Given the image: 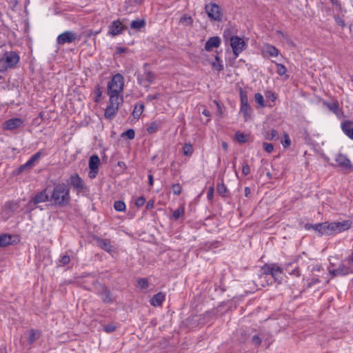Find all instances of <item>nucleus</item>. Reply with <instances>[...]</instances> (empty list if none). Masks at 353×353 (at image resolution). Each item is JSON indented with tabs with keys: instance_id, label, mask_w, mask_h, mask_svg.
Returning <instances> with one entry per match:
<instances>
[{
	"instance_id": "obj_56",
	"label": "nucleus",
	"mask_w": 353,
	"mask_h": 353,
	"mask_svg": "<svg viewBox=\"0 0 353 353\" xmlns=\"http://www.w3.org/2000/svg\"><path fill=\"white\" fill-rule=\"evenodd\" d=\"M161 94L159 93H157L155 94H149L148 97H147V100L148 101H153L154 99H157L160 97Z\"/></svg>"
},
{
	"instance_id": "obj_49",
	"label": "nucleus",
	"mask_w": 353,
	"mask_h": 353,
	"mask_svg": "<svg viewBox=\"0 0 353 353\" xmlns=\"http://www.w3.org/2000/svg\"><path fill=\"white\" fill-rule=\"evenodd\" d=\"M282 145L284 148H288L291 145V140L287 133L284 134V140L282 141Z\"/></svg>"
},
{
	"instance_id": "obj_37",
	"label": "nucleus",
	"mask_w": 353,
	"mask_h": 353,
	"mask_svg": "<svg viewBox=\"0 0 353 353\" xmlns=\"http://www.w3.org/2000/svg\"><path fill=\"white\" fill-rule=\"evenodd\" d=\"M212 68L215 69L217 71H221L223 70V65L221 63V60L217 56H215V61L211 63Z\"/></svg>"
},
{
	"instance_id": "obj_45",
	"label": "nucleus",
	"mask_w": 353,
	"mask_h": 353,
	"mask_svg": "<svg viewBox=\"0 0 353 353\" xmlns=\"http://www.w3.org/2000/svg\"><path fill=\"white\" fill-rule=\"evenodd\" d=\"M235 137L239 143H245L248 140L247 135L239 132L236 133Z\"/></svg>"
},
{
	"instance_id": "obj_58",
	"label": "nucleus",
	"mask_w": 353,
	"mask_h": 353,
	"mask_svg": "<svg viewBox=\"0 0 353 353\" xmlns=\"http://www.w3.org/2000/svg\"><path fill=\"white\" fill-rule=\"evenodd\" d=\"M214 194V188L210 187L207 192V197L209 200H212Z\"/></svg>"
},
{
	"instance_id": "obj_10",
	"label": "nucleus",
	"mask_w": 353,
	"mask_h": 353,
	"mask_svg": "<svg viewBox=\"0 0 353 353\" xmlns=\"http://www.w3.org/2000/svg\"><path fill=\"white\" fill-rule=\"evenodd\" d=\"M205 11L209 18L220 21L222 19V14L220 7L216 3H210L205 6Z\"/></svg>"
},
{
	"instance_id": "obj_53",
	"label": "nucleus",
	"mask_w": 353,
	"mask_h": 353,
	"mask_svg": "<svg viewBox=\"0 0 353 353\" xmlns=\"http://www.w3.org/2000/svg\"><path fill=\"white\" fill-rule=\"evenodd\" d=\"M145 203V199L143 196H139L135 202V204L137 207H141Z\"/></svg>"
},
{
	"instance_id": "obj_28",
	"label": "nucleus",
	"mask_w": 353,
	"mask_h": 353,
	"mask_svg": "<svg viewBox=\"0 0 353 353\" xmlns=\"http://www.w3.org/2000/svg\"><path fill=\"white\" fill-rule=\"evenodd\" d=\"M118 107L116 105H110L106 108L104 116L106 119H112L118 111Z\"/></svg>"
},
{
	"instance_id": "obj_11",
	"label": "nucleus",
	"mask_w": 353,
	"mask_h": 353,
	"mask_svg": "<svg viewBox=\"0 0 353 353\" xmlns=\"http://www.w3.org/2000/svg\"><path fill=\"white\" fill-rule=\"evenodd\" d=\"M46 189L38 192L27 205L28 210H34V205L49 200V196L46 193Z\"/></svg>"
},
{
	"instance_id": "obj_35",
	"label": "nucleus",
	"mask_w": 353,
	"mask_h": 353,
	"mask_svg": "<svg viewBox=\"0 0 353 353\" xmlns=\"http://www.w3.org/2000/svg\"><path fill=\"white\" fill-rule=\"evenodd\" d=\"M265 52L272 57H277L279 53L276 47L270 44L265 46Z\"/></svg>"
},
{
	"instance_id": "obj_61",
	"label": "nucleus",
	"mask_w": 353,
	"mask_h": 353,
	"mask_svg": "<svg viewBox=\"0 0 353 353\" xmlns=\"http://www.w3.org/2000/svg\"><path fill=\"white\" fill-rule=\"evenodd\" d=\"M148 183H149L150 186L153 185L154 181H153V176L152 174L148 175Z\"/></svg>"
},
{
	"instance_id": "obj_1",
	"label": "nucleus",
	"mask_w": 353,
	"mask_h": 353,
	"mask_svg": "<svg viewBox=\"0 0 353 353\" xmlns=\"http://www.w3.org/2000/svg\"><path fill=\"white\" fill-rule=\"evenodd\" d=\"M50 201H52L55 205L63 207L68 204L70 200V189L65 183L56 185L52 192Z\"/></svg>"
},
{
	"instance_id": "obj_63",
	"label": "nucleus",
	"mask_w": 353,
	"mask_h": 353,
	"mask_svg": "<svg viewBox=\"0 0 353 353\" xmlns=\"http://www.w3.org/2000/svg\"><path fill=\"white\" fill-rule=\"evenodd\" d=\"M250 193V188L249 187H246L245 188V196H248Z\"/></svg>"
},
{
	"instance_id": "obj_29",
	"label": "nucleus",
	"mask_w": 353,
	"mask_h": 353,
	"mask_svg": "<svg viewBox=\"0 0 353 353\" xmlns=\"http://www.w3.org/2000/svg\"><path fill=\"white\" fill-rule=\"evenodd\" d=\"M110 96V105H116L119 108L120 101H122V98L119 97L120 93H108Z\"/></svg>"
},
{
	"instance_id": "obj_17",
	"label": "nucleus",
	"mask_w": 353,
	"mask_h": 353,
	"mask_svg": "<svg viewBox=\"0 0 353 353\" xmlns=\"http://www.w3.org/2000/svg\"><path fill=\"white\" fill-rule=\"evenodd\" d=\"M305 228L306 230L313 229L321 234L329 235V226L327 222L317 224L307 223L305 224Z\"/></svg>"
},
{
	"instance_id": "obj_6",
	"label": "nucleus",
	"mask_w": 353,
	"mask_h": 353,
	"mask_svg": "<svg viewBox=\"0 0 353 353\" xmlns=\"http://www.w3.org/2000/svg\"><path fill=\"white\" fill-rule=\"evenodd\" d=\"M148 63H144L143 65V74L138 76L137 81L139 85H143L145 87H148V85H145L144 83L148 82V83H152L156 79L155 74L148 70Z\"/></svg>"
},
{
	"instance_id": "obj_21",
	"label": "nucleus",
	"mask_w": 353,
	"mask_h": 353,
	"mask_svg": "<svg viewBox=\"0 0 353 353\" xmlns=\"http://www.w3.org/2000/svg\"><path fill=\"white\" fill-rule=\"evenodd\" d=\"M97 245L105 251L110 253L113 251V246L111 244V241L109 239H101L99 237L96 238Z\"/></svg>"
},
{
	"instance_id": "obj_54",
	"label": "nucleus",
	"mask_w": 353,
	"mask_h": 353,
	"mask_svg": "<svg viewBox=\"0 0 353 353\" xmlns=\"http://www.w3.org/2000/svg\"><path fill=\"white\" fill-rule=\"evenodd\" d=\"M250 172V168L249 166V165L246 163H245L243 165V168H242V172H243V174L244 176H247Z\"/></svg>"
},
{
	"instance_id": "obj_59",
	"label": "nucleus",
	"mask_w": 353,
	"mask_h": 353,
	"mask_svg": "<svg viewBox=\"0 0 353 353\" xmlns=\"http://www.w3.org/2000/svg\"><path fill=\"white\" fill-rule=\"evenodd\" d=\"M153 207H154V201L152 200H150L147 203L146 208L149 210V209L153 208Z\"/></svg>"
},
{
	"instance_id": "obj_60",
	"label": "nucleus",
	"mask_w": 353,
	"mask_h": 353,
	"mask_svg": "<svg viewBox=\"0 0 353 353\" xmlns=\"http://www.w3.org/2000/svg\"><path fill=\"white\" fill-rule=\"evenodd\" d=\"M126 50L127 49L125 48L120 47V48H117V52L118 54H121V53L125 52Z\"/></svg>"
},
{
	"instance_id": "obj_14",
	"label": "nucleus",
	"mask_w": 353,
	"mask_h": 353,
	"mask_svg": "<svg viewBox=\"0 0 353 353\" xmlns=\"http://www.w3.org/2000/svg\"><path fill=\"white\" fill-rule=\"evenodd\" d=\"M127 28L122 22L119 20H115L112 22L109 26L108 34L112 37L117 36L123 32Z\"/></svg>"
},
{
	"instance_id": "obj_44",
	"label": "nucleus",
	"mask_w": 353,
	"mask_h": 353,
	"mask_svg": "<svg viewBox=\"0 0 353 353\" xmlns=\"http://www.w3.org/2000/svg\"><path fill=\"white\" fill-rule=\"evenodd\" d=\"M254 100L256 103H259L261 107L265 106V101L263 95L261 93H256L254 95Z\"/></svg>"
},
{
	"instance_id": "obj_22",
	"label": "nucleus",
	"mask_w": 353,
	"mask_h": 353,
	"mask_svg": "<svg viewBox=\"0 0 353 353\" xmlns=\"http://www.w3.org/2000/svg\"><path fill=\"white\" fill-rule=\"evenodd\" d=\"M329 272L333 277L337 276H345L349 274L350 268L344 265L343 264H341L336 269L329 270Z\"/></svg>"
},
{
	"instance_id": "obj_46",
	"label": "nucleus",
	"mask_w": 353,
	"mask_h": 353,
	"mask_svg": "<svg viewBox=\"0 0 353 353\" xmlns=\"http://www.w3.org/2000/svg\"><path fill=\"white\" fill-rule=\"evenodd\" d=\"M137 283H138V285L141 289H147L149 286L148 281L147 279H145V278L139 279L137 281Z\"/></svg>"
},
{
	"instance_id": "obj_13",
	"label": "nucleus",
	"mask_w": 353,
	"mask_h": 353,
	"mask_svg": "<svg viewBox=\"0 0 353 353\" xmlns=\"http://www.w3.org/2000/svg\"><path fill=\"white\" fill-rule=\"evenodd\" d=\"M335 161L338 166H339L343 170L351 171L353 170V165L351 163L350 159L344 154L339 153L335 157Z\"/></svg>"
},
{
	"instance_id": "obj_23",
	"label": "nucleus",
	"mask_w": 353,
	"mask_h": 353,
	"mask_svg": "<svg viewBox=\"0 0 353 353\" xmlns=\"http://www.w3.org/2000/svg\"><path fill=\"white\" fill-rule=\"evenodd\" d=\"M221 39L218 37H210L205 45V49L207 51L212 50L213 48H218L220 46Z\"/></svg>"
},
{
	"instance_id": "obj_3",
	"label": "nucleus",
	"mask_w": 353,
	"mask_h": 353,
	"mask_svg": "<svg viewBox=\"0 0 353 353\" xmlns=\"http://www.w3.org/2000/svg\"><path fill=\"white\" fill-rule=\"evenodd\" d=\"M19 61V56L15 52H6L0 59V72L16 66Z\"/></svg>"
},
{
	"instance_id": "obj_9",
	"label": "nucleus",
	"mask_w": 353,
	"mask_h": 353,
	"mask_svg": "<svg viewBox=\"0 0 353 353\" xmlns=\"http://www.w3.org/2000/svg\"><path fill=\"white\" fill-rule=\"evenodd\" d=\"M241 98V112L243 114L244 120L246 121L250 118L251 108L248 103V99L246 92L242 89L240 90Z\"/></svg>"
},
{
	"instance_id": "obj_18",
	"label": "nucleus",
	"mask_w": 353,
	"mask_h": 353,
	"mask_svg": "<svg viewBox=\"0 0 353 353\" xmlns=\"http://www.w3.org/2000/svg\"><path fill=\"white\" fill-rule=\"evenodd\" d=\"M23 121L20 118H12L5 121L3 125V130H13L23 125Z\"/></svg>"
},
{
	"instance_id": "obj_8",
	"label": "nucleus",
	"mask_w": 353,
	"mask_h": 353,
	"mask_svg": "<svg viewBox=\"0 0 353 353\" xmlns=\"http://www.w3.org/2000/svg\"><path fill=\"white\" fill-rule=\"evenodd\" d=\"M352 222L350 220L343 221L341 222H333L328 223L329 226V235L332 233H339L347 230L350 228Z\"/></svg>"
},
{
	"instance_id": "obj_36",
	"label": "nucleus",
	"mask_w": 353,
	"mask_h": 353,
	"mask_svg": "<svg viewBox=\"0 0 353 353\" xmlns=\"http://www.w3.org/2000/svg\"><path fill=\"white\" fill-rule=\"evenodd\" d=\"M264 137L267 140H274L279 138V134L276 130L272 129L270 131L265 132Z\"/></svg>"
},
{
	"instance_id": "obj_57",
	"label": "nucleus",
	"mask_w": 353,
	"mask_h": 353,
	"mask_svg": "<svg viewBox=\"0 0 353 353\" xmlns=\"http://www.w3.org/2000/svg\"><path fill=\"white\" fill-rule=\"evenodd\" d=\"M70 256L68 255H64L63 256H62V258L61 259V262L63 265H67L68 263H70Z\"/></svg>"
},
{
	"instance_id": "obj_38",
	"label": "nucleus",
	"mask_w": 353,
	"mask_h": 353,
	"mask_svg": "<svg viewBox=\"0 0 353 353\" xmlns=\"http://www.w3.org/2000/svg\"><path fill=\"white\" fill-rule=\"evenodd\" d=\"M114 208L115 210L118 212H124L125 210V204L123 201H117L114 203Z\"/></svg>"
},
{
	"instance_id": "obj_12",
	"label": "nucleus",
	"mask_w": 353,
	"mask_h": 353,
	"mask_svg": "<svg viewBox=\"0 0 353 353\" xmlns=\"http://www.w3.org/2000/svg\"><path fill=\"white\" fill-rule=\"evenodd\" d=\"M96 291L97 294L101 296L103 302L105 303H110L113 302L110 291L105 285L99 283L96 286Z\"/></svg>"
},
{
	"instance_id": "obj_42",
	"label": "nucleus",
	"mask_w": 353,
	"mask_h": 353,
	"mask_svg": "<svg viewBox=\"0 0 353 353\" xmlns=\"http://www.w3.org/2000/svg\"><path fill=\"white\" fill-rule=\"evenodd\" d=\"M184 214V208L180 207L176 210L174 211L172 214V217L174 219L177 220L179 219L183 214Z\"/></svg>"
},
{
	"instance_id": "obj_19",
	"label": "nucleus",
	"mask_w": 353,
	"mask_h": 353,
	"mask_svg": "<svg viewBox=\"0 0 353 353\" xmlns=\"http://www.w3.org/2000/svg\"><path fill=\"white\" fill-rule=\"evenodd\" d=\"M42 152L41 151L37 152L36 154L32 155L30 159L23 165H21L18 168V172H22L25 170H30L31 169L34 165V163L40 158L41 156Z\"/></svg>"
},
{
	"instance_id": "obj_4",
	"label": "nucleus",
	"mask_w": 353,
	"mask_h": 353,
	"mask_svg": "<svg viewBox=\"0 0 353 353\" xmlns=\"http://www.w3.org/2000/svg\"><path fill=\"white\" fill-rule=\"evenodd\" d=\"M123 86V77L121 74H116L108 83V93H121Z\"/></svg>"
},
{
	"instance_id": "obj_50",
	"label": "nucleus",
	"mask_w": 353,
	"mask_h": 353,
	"mask_svg": "<svg viewBox=\"0 0 353 353\" xmlns=\"http://www.w3.org/2000/svg\"><path fill=\"white\" fill-rule=\"evenodd\" d=\"M251 342L254 345L259 347L261 343V339L258 335H254L252 337Z\"/></svg>"
},
{
	"instance_id": "obj_15",
	"label": "nucleus",
	"mask_w": 353,
	"mask_h": 353,
	"mask_svg": "<svg viewBox=\"0 0 353 353\" xmlns=\"http://www.w3.org/2000/svg\"><path fill=\"white\" fill-rule=\"evenodd\" d=\"M77 38L76 33L72 31H65L57 37V43L63 45L66 43H70L74 41Z\"/></svg>"
},
{
	"instance_id": "obj_7",
	"label": "nucleus",
	"mask_w": 353,
	"mask_h": 353,
	"mask_svg": "<svg viewBox=\"0 0 353 353\" xmlns=\"http://www.w3.org/2000/svg\"><path fill=\"white\" fill-rule=\"evenodd\" d=\"M230 46L232 48L234 58H237L239 54L245 49V43L243 39L238 36H232L230 38Z\"/></svg>"
},
{
	"instance_id": "obj_30",
	"label": "nucleus",
	"mask_w": 353,
	"mask_h": 353,
	"mask_svg": "<svg viewBox=\"0 0 353 353\" xmlns=\"http://www.w3.org/2000/svg\"><path fill=\"white\" fill-rule=\"evenodd\" d=\"M145 26V19H139L132 21L130 23V28L135 30H140L141 28H144Z\"/></svg>"
},
{
	"instance_id": "obj_27",
	"label": "nucleus",
	"mask_w": 353,
	"mask_h": 353,
	"mask_svg": "<svg viewBox=\"0 0 353 353\" xmlns=\"http://www.w3.org/2000/svg\"><path fill=\"white\" fill-rule=\"evenodd\" d=\"M343 132L350 139H353V122L347 121L341 124Z\"/></svg>"
},
{
	"instance_id": "obj_64",
	"label": "nucleus",
	"mask_w": 353,
	"mask_h": 353,
	"mask_svg": "<svg viewBox=\"0 0 353 353\" xmlns=\"http://www.w3.org/2000/svg\"><path fill=\"white\" fill-rule=\"evenodd\" d=\"M100 32V30L99 31H95V32H92L91 31L89 34H88V37H90L91 35H97V34H99Z\"/></svg>"
},
{
	"instance_id": "obj_16",
	"label": "nucleus",
	"mask_w": 353,
	"mask_h": 353,
	"mask_svg": "<svg viewBox=\"0 0 353 353\" xmlns=\"http://www.w3.org/2000/svg\"><path fill=\"white\" fill-rule=\"evenodd\" d=\"M99 163L100 159L97 155L94 154L90 157L89 159V168L90 170L89 176L91 179H93L96 176V174L99 170Z\"/></svg>"
},
{
	"instance_id": "obj_25",
	"label": "nucleus",
	"mask_w": 353,
	"mask_h": 353,
	"mask_svg": "<svg viewBox=\"0 0 353 353\" xmlns=\"http://www.w3.org/2000/svg\"><path fill=\"white\" fill-rule=\"evenodd\" d=\"M285 270L290 275L299 276H300V270L297 266L296 262H292L288 263L285 268Z\"/></svg>"
},
{
	"instance_id": "obj_24",
	"label": "nucleus",
	"mask_w": 353,
	"mask_h": 353,
	"mask_svg": "<svg viewBox=\"0 0 353 353\" xmlns=\"http://www.w3.org/2000/svg\"><path fill=\"white\" fill-rule=\"evenodd\" d=\"M165 294L161 292L154 294L150 300V303L152 306L154 307L161 306L165 301Z\"/></svg>"
},
{
	"instance_id": "obj_48",
	"label": "nucleus",
	"mask_w": 353,
	"mask_h": 353,
	"mask_svg": "<svg viewBox=\"0 0 353 353\" xmlns=\"http://www.w3.org/2000/svg\"><path fill=\"white\" fill-rule=\"evenodd\" d=\"M172 190L174 194L179 195L181 192V186L179 183L173 184L172 186Z\"/></svg>"
},
{
	"instance_id": "obj_51",
	"label": "nucleus",
	"mask_w": 353,
	"mask_h": 353,
	"mask_svg": "<svg viewBox=\"0 0 353 353\" xmlns=\"http://www.w3.org/2000/svg\"><path fill=\"white\" fill-rule=\"evenodd\" d=\"M263 148L268 153H271L274 150V145L272 143L265 142L263 143Z\"/></svg>"
},
{
	"instance_id": "obj_26",
	"label": "nucleus",
	"mask_w": 353,
	"mask_h": 353,
	"mask_svg": "<svg viewBox=\"0 0 353 353\" xmlns=\"http://www.w3.org/2000/svg\"><path fill=\"white\" fill-rule=\"evenodd\" d=\"M70 183L73 188L79 190H83L84 187L83 181L78 174L71 176Z\"/></svg>"
},
{
	"instance_id": "obj_32",
	"label": "nucleus",
	"mask_w": 353,
	"mask_h": 353,
	"mask_svg": "<svg viewBox=\"0 0 353 353\" xmlns=\"http://www.w3.org/2000/svg\"><path fill=\"white\" fill-rule=\"evenodd\" d=\"M144 110V105L141 103L136 104L132 112V116L134 119H139Z\"/></svg>"
},
{
	"instance_id": "obj_62",
	"label": "nucleus",
	"mask_w": 353,
	"mask_h": 353,
	"mask_svg": "<svg viewBox=\"0 0 353 353\" xmlns=\"http://www.w3.org/2000/svg\"><path fill=\"white\" fill-rule=\"evenodd\" d=\"M202 114L206 117H210V112L209 110L205 109L203 110L202 112Z\"/></svg>"
},
{
	"instance_id": "obj_40",
	"label": "nucleus",
	"mask_w": 353,
	"mask_h": 353,
	"mask_svg": "<svg viewBox=\"0 0 353 353\" xmlns=\"http://www.w3.org/2000/svg\"><path fill=\"white\" fill-rule=\"evenodd\" d=\"M183 154L185 156H191L193 153V147L190 143H185L183 148Z\"/></svg>"
},
{
	"instance_id": "obj_2",
	"label": "nucleus",
	"mask_w": 353,
	"mask_h": 353,
	"mask_svg": "<svg viewBox=\"0 0 353 353\" xmlns=\"http://www.w3.org/2000/svg\"><path fill=\"white\" fill-rule=\"evenodd\" d=\"M263 274L261 279L268 281V285L272 284L273 281L278 284L281 283L283 270L276 264L265 265L262 268Z\"/></svg>"
},
{
	"instance_id": "obj_31",
	"label": "nucleus",
	"mask_w": 353,
	"mask_h": 353,
	"mask_svg": "<svg viewBox=\"0 0 353 353\" xmlns=\"http://www.w3.org/2000/svg\"><path fill=\"white\" fill-rule=\"evenodd\" d=\"M12 236L10 234H2L0 236V247H6L12 243Z\"/></svg>"
},
{
	"instance_id": "obj_55",
	"label": "nucleus",
	"mask_w": 353,
	"mask_h": 353,
	"mask_svg": "<svg viewBox=\"0 0 353 353\" xmlns=\"http://www.w3.org/2000/svg\"><path fill=\"white\" fill-rule=\"evenodd\" d=\"M103 329L106 332L109 333L114 331L116 330V326L112 324H110L105 325Z\"/></svg>"
},
{
	"instance_id": "obj_52",
	"label": "nucleus",
	"mask_w": 353,
	"mask_h": 353,
	"mask_svg": "<svg viewBox=\"0 0 353 353\" xmlns=\"http://www.w3.org/2000/svg\"><path fill=\"white\" fill-rule=\"evenodd\" d=\"M123 135L126 136L129 139H133L135 136V132L134 130L129 129L123 134Z\"/></svg>"
},
{
	"instance_id": "obj_34",
	"label": "nucleus",
	"mask_w": 353,
	"mask_h": 353,
	"mask_svg": "<svg viewBox=\"0 0 353 353\" xmlns=\"http://www.w3.org/2000/svg\"><path fill=\"white\" fill-rule=\"evenodd\" d=\"M216 190L220 196L222 197L227 196L228 188L223 181L217 184Z\"/></svg>"
},
{
	"instance_id": "obj_41",
	"label": "nucleus",
	"mask_w": 353,
	"mask_h": 353,
	"mask_svg": "<svg viewBox=\"0 0 353 353\" xmlns=\"http://www.w3.org/2000/svg\"><path fill=\"white\" fill-rule=\"evenodd\" d=\"M159 128V123H157V122H152L147 128V132L150 134H153L158 130Z\"/></svg>"
},
{
	"instance_id": "obj_39",
	"label": "nucleus",
	"mask_w": 353,
	"mask_h": 353,
	"mask_svg": "<svg viewBox=\"0 0 353 353\" xmlns=\"http://www.w3.org/2000/svg\"><path fill=\"white\" fill-rule=\"evenodd\" d=\"M40 333L38 331H34V330H30V336L28 338V341L30 344L33 343L39 337Z\"/></svg>"
},
{
	"instance_id": "obj_47",
	"label": "nucleus",
	"mask_w": 353,
	"mask_h": 353,
	"mask_svg": "<svg viewBox=\"0 0 353 353\" xmlns=\"http://www.w3.org/2000/svg\"><path fill=\"white\" fill-rule=\"evenodd\" d=\"M327 107L333 112L336 113L337 110H339V103L337 101L331 103H327Z\"/></svg>"
},
{
	"instance_id": "obj_5",
	"label": "nucleus",
	"mask_w": 353,
	"mask_h": 353,
	"mask_svg": "<svg viewBox=\"0 0 353 353\" xmlns=\"http://www.w3.org/2000/svg\"><path fill=\"white\" fill-rule=\"evenodd\" d=\"M19 208V203L17 201H8L3 206L0 213V217L2 220L6 221L10 218L15 212Z\"/></svg>"
},
{
	"instance_id": "obj_33",
	"label": "nucleus",
	"mask_w": 353,
	"mask_h": 353,
	"mask_svg": "<svg viewBox=\"0 0 353 353\" xmlns=\"http://www.w3.org/2000/svg\"><path fill=\"white\" fill-rule=\"evenodd\" d=\"M179 23L183 26H190L193 23V19L191 16L184 14L181 17Z\"/></svg>"
},
{
	"instance_id": "obj_20",
	"label": "nucleus",
	"mask_w": 353,
	"mask_h": 353,
	"mask_svg": "<svg viewBox=\"0 0 353 353\" xmlns=\"http://www.w3.org/2000/svg\"><path fill=\"white\" fill-rule=\"evenodd\" d=\"M42 152L41 151L37 152L36 154L32 155L30 159L23 165H21L18 168V172H22L25 170H30L31 169L34 165V163L40 158L41 156Z\"/></svg>"
},
{
	"instance_id": "obj_43",
	"label": "nucleus",
	"mask_w": 353,
	"mask_h": 353,
	"mask_svg": "<svg viewBox=\"0 0 353 353\" xmlns=\"http://www.w3.org/2000/svg\"><path fill=\"white\" fill-rule=\"evenodd\" d=\"M276 66V72L279 75L283 76L286 73V68L281 63H275Z\"/></svg>"
}]
</instances>
